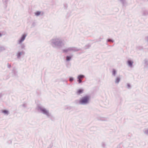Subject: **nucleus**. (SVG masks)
Instances as JSON below:
<instances>
[{
	"mask_svg": "<svg viewBox=\"0 0 148 148\" xmlns=\"http://www.w3.org/2000/svg\"><path fill=\"white\" fill-rule=\"evenodd\" d=\"M90 47V45L88 44L87 45H86L85 47V49H87L89 48Z\"/></svg>",
	"mask_w": 148,
	"mask_h": 148,
	"instance_id": "23",
	"label": "nucleus"
},
{
	"mask_svg": "<svg viewBox=\"0 0 148 148\" xmlns=\"http://www.w3.org/2000/svg\"><path fill=\"white\" fill-rule=\"evenodd\" d=\"M85 76L83 75L80 74L78 75L77 77V81L79 84H80L82 82V80L83 78H84Z\"/></svg>",
	"mask_w": 148,
	"mask_h": 148,
	"instance_id": "5",
	"label": "nucleus"
},
{
	"mask_svg": "<svg viewBox=\"0 0 148 148\" xmlns=\"http://www.w3.org/2000/svg\"><path fill=\"white\" fill-rule=\"evenodd\" d=\"M144 132L145 134L148 135V128L145 130L144 131Z\"/></svg>",
	"mask_w": 148,
	"mask_h": 148,
	"instance_id": "21",
	"label": "nucleus"
},
{
	"mask_svg": "<svg viewBox=\"0 0 148 148\" xmlns=\"http://www.w3.org/2000/svg\"><path fill=\"white\" fill-rule=\"evenodd\" d=\"M74 78L72 77H70L69 78V81L71 82H72L74 80Z\"/></svg>",
	"mask_w": 148,
	"mask_h": 148,
	"instance_id": "20",
	"label": "nucleus"
},
{
	"mask_svg": "<svg viewBox=\"0 0 148 148\" xmlns=\"http://www.w3.org/2000/svg\"><path fill=\"white\" fill-rule=\"evenodd\" d=\"M117 73V71L114 69H112V75L114 76H115Z\"/></svg>",
	"mask_w": 148,
	"mask_h": 148,
	"instance_id": "13",
	"label": "nucleus"
},
{
	"mask_svg": "<svg viewBox=\"0 0 148 148\" xmlns=\"http://www.w3.org/2000/svg\"><path fill=\"white\" fill-rule=\"evenodd\" d=\"M106 119L103 118H102L101 119H100V120L101 121H106Z\"/></svg>",
	"mask_w": 148,
	"mask_h": 148,
	"instance_id": "31",
	"label": "nucleus"
},
{
	"mask_svg": "<svg viewBox=\"0 0 148 148\" xmlns=\"http://www.w3.org/2000/svg\"><path fill=\"white\" fill-rule=\"evenodd\" d=\"M40 12L39 11H37L35 12V15L37 16H39V15H40Z\"/></svg>",
	"mask_w": 148,
	"mask_h": 148,
	"instance_id": "25",
	"label": "nucleus"
},
{
	"mask_svg": "<svg viewBox=\"0 0 148 148\" xmlns=\"http://www.w3.org/2000/svg\"><path fill=\"white\" fill-rule=\"evenodd\" d=\"M72 107H71V106H68L67 107V109H71L72 108Z\"/></svg>",
	"mask_w": 148,
	"mask_h": 148,
	"instance_id": "30",
	"label": "nucleus"
},
{
	"mask_svg": "<svg viewBox=\"0 0 148 148\" xmlns=\"http://www.w3.org/2000/svg\"><path fill=\"white\" fill-rule=\"evenodd\" d=\"M2 112L5 114L8 115L9 114L8 111L5 110H2Z\"/></svg>",
	"mask_w": 148,
	"mask_h": 148,
	"instance_id": "15",
	"label": "nucleus"
},
{
	"mask_svg": "<svg viewBox=\"0 0 148 148\" xmlns=\"http://www.w3.org/2000/svg\"><path fill=\"white\" fill-rule=\"evenodd\" d=\"M127 86L128 88L129 89L131 88V86L129 84H127Z\"/></svg>",
	"mask_w": 148,
	"mask_h": 148,
	"instance_id": "28",
	"label": "nucleus"
},
{
	"mask_svg": "<svg viewBox=\"0 0 148 148\" xmlns=\"http://www.w3.org/2000/svg\"><path fill=\"white\" fill-rule=\"evenodd\" d=\"M27 36V34L26 33H25L22 34L20 38L18 39L17 41V43L18 44H21L25 40L26 36Z\"/></svg>",
	"mask_w": 148,
	"mask_h": 148,
	"instance_id": "4",
	"label": "nucleus"
},
{
	"mask_svg": "<svg viewBox=\"0 0 148 148\" xmlns=\"http://www.w3.org/2000/svg\"><path fill=\"white\" fill-rule=\"evenodd\" d=\"M37 109L40 112L46 115L48 118L50 119L52 118V116L49 112V110L45 107L41 106H38L37 107Z\"/></svg>",
	"mask_w": 148,
	"mask_h": 148,
	"instance_id": "2",
	"label": "nucleus"
},
{
	"mask_svg": "<svg viewBox=\"0 0 148 148\" xmlns=\"http://www.w3.org/2000/svg\"><path fill=\"white\" fill-rule=\"evenodd\" d=\"M2 34L0 33V37L2 36Z\"/></svg>",
	"mask_w": 148,
	"mask_h": 148,
	"instance_id": "33",
	"label": "nucleus"
},
{
	"mask_svg": "<svg viewBox=\"0 0 148 148\" xmlns=\"http://www.w3.org/2000/svg\"><path fill=\"white\" fill-rule=\"evenodd\" d=\"M120 2L121 3L123 6H124L126 4L125 0H119Z\"/></svg>",
	"mask_w": 148,
	"mask_h": 148,
	"instance_id": "16",
	"label": "nucleus"
},
{
	"mask_svg": "<svg viewBox=\"0 0 148 148\" xmlns=\"http://www.w3.org/2000/svg\"><path fill=\"white\" fill-rule=\"evenodd\" d=\"M72 57L71 56H67L66 57V60L67 62L70 61Z\"/></svg>",
	"mask_w": 148,
	"mask_h": 148,
	"instance_id": "14",
	"label": "nucleus"
},
{
	"mask_svg": "<svg viewBox=\"0 0 148 148\" xmlns=\"http://www.w3.org/2000/svg\"><path fill=\"white\" fill-rule=\"evenodd\" d=\"M36 25V22H33L32 25L31 27H34Z\"/></svg>",
	"mask_w": 148,
	"mask_h": 148,
	"instance_id": "24",
	"label": "nucleus"
},
{
	"mask_svg": "<svg viewBox=\"0 0 148 148\" xmlns=\"http://www.w3.org/2000/svg\"><path fill=\"white\" fill-rule=\"evenodd\" d=\"M83 90L82 89H79L78 90L77 92L76 93L77 95H80L83 92Z\"/></svg>",
	"mask_w": 148,
	"mask_h": 148,
	"instance_id": "11",
	"label": "nucleus"
},
{
	"mask_svg": "<svg viewBox=\"0 0 148 148\" xmlns=\"http://www.w3.org/2000/svg\"><path fill=\"white\" fill-rule=\"evenodd\" d=\"M90 102V97L88 95H86L81 98L79 101V104L82 105H86L88 104Z\"/></svg>",
	"mask_w": 148,
	"mask_h": 148,
	"instance_id": "3",
	"label": "nucleus"
},
{
	"mask_svg": "<svg viewBox=\"0 0 148 148\" xmlns=\"http://www.w3.org/2000/svg\"><path fill=\"white\" fill-rule=\"evenodd\" d=\"M2 94L1 93H0V99L2 97Z\"/></svg>",
	"mask_w": 148,
	"mask_h": 148,
	"instance_id": "32",
	"label": "nucleus"
},
{
	"mask_svg": "<svg viewBox=\"0 0 148 148\" xmlns=\"http://www.w3.org/2000/svg\"><path fill=\"white\" fill-rule=\"evenodd\" d=\"M19 45H21V48L22 49H25V45L24 44H22V43L21 44H19Z\"/></svg>",
	"mask_w": 148,
	"mask_h": 148,
	"instance_id": "18",
	"label": "nucleus"
},
{
	"mask_svg": "<svg viewBox=\"0 0 148 148\" xmlns=\"http://www.w3.org/2000/svg\"><path fill=\"white\" fill-rule=\"evenodd\" d=\"M62 51L63 53H66L69 52L71 51V47L62 49Z\"/></svg>",
	"mask_w": 148,
	"mask_h": 148,
	"instance_id": "8",
	"label": "nucleus"
},
{
	"mask_svg": "<svg viewBox=\"0 0 148 148\" xmlns=\"http://www.w3.org/2000/svg\"><path fill=\"white\" fill-rule=\"evenodd\" d=\"M11 67V65L9 63L8 64V67L9 68H10Z\"/></svg>",
	"mask_w": 148,
	"mask_h": 148,
	"instance_id": "29",
	"label": "nucleus"
},
{
	"mask_svg": "<svg viewBox=\"0 0 148 148\" xmlns=\"http://www.w3.org/2000/svg\"><path fill=\"white\" fill-rule=\"evenodd\" d=\"M102 147H105L106 146V144L104 142H103L102 143Z\"/></svg>",
	"mask_w": 148,
	"mask_h": 148,
	"instance_id": "26",
	"label": "nucleus"
},
{
	"mask_svg": "<svg viewBox=\"0 0 148 148\" xmlns=\"http://www.w3.org/2000/svg\"><path fill=\"white\" fill-rule=\"evenodd\" d=\"M107 42H114V40H113L111 39H108L107 40Z\"/></svg>",
	"mask_w": 148,
	"mask_h": 148,
	"instance_id": "19",
	"label": "nucleus"
},
{
	"mask_svg": "<svg viewBox=\"0 0 148 148\" xmlns=\"http://www.w3.org/2000/svg\"><path fill=\"white\" fill-rule=\"evenodd\" d=\"M145 61V64L144 67L145 68H148V60L147 59H145L144 60Z\"/></svg>",
	"mask_w": 148,
	"mask_h": 148,
	"instance_id": "12",
	"label": "nucleus"
},
{
	"mask_svg": "<svg viewBox=\"0 0 148 148\" xmlns=\"http://www.w3.org/2000/svg\"><path fill=\"white\" fill-rule=\"evenodd\" d=\"M9 0H3V2L4 4H6Z\"/></svg>",
	"mask_w": 148,
	"mask_h": 148,
	"instance_id": "22",
	"label": "nucleus"
},
{
	"mask_svg": "<svg viewBox=\"0 0 148 148\" xmlns=\"http://www.w3.org/2000/svg\"><path fill=\"white\" fill-rule=\"evenodd\" d=\"M49 43L53 47L59 49L64 46L66 44V42L64 40L57 37L52 38L49 41Z\"/></svg>",
	"mask_w": 148,
	"mask_h": 148,
	"instance_id": "1",
	"label": "nucleus"
},
{
	"mask_svg": "<svg viewBox=\"0 0 148 148\" xmlns=\"http://www.w3.org/2000/svg\"><path fill=\"white\" fill-rule=\"evenodd\" d=\"M25 54V52L22 51H19L16 53V56H17V58L18 59H20L22 55H24Z\"/></svg>",
	"mask_w": 148,
	"mask_h": 148,
	"instance_id": "6",
	"label": "nucleus"
},
{
	"mask_svg": "<svg viewBox=\"0 0 148 148\" xmlns=\"http://www.w3.org/2000/svg\"><path fill=\"white\" fill-rule=\"evenodd\" d=\"M147 40L148 41V36L147 37Z\"/></svg>",
	"mask_w": 148,
	"mask_h": 148,
	"instance_id": "34",
	"label": "nucleus"
},
{
	"mask_svg": "<svg viewBox=\"0 0 148 148\" xmlns=\"http://www.w3.org/2000/svg\"><path fill=\"white\" fill-rule=\"evenodd\" d=\"M71 51L75 52L77 51L80 50V49L76 47H71Z\"/></svg>",
	"mask_w": 148,
	"mask_h": 148,
	"instance_id": "7",
	"label": "nucleus"
},
{
	"mask_svg": "<svg viewBox=\"0 0 148 148\" xmlns=\"http://www.w3.org/2000/svg\"><path fill=\"white\" fill-rule=\"evenodd\" d=\"M20 106H22L25 108H26L27 106V104L25 103H24L21 105Z\"/></svg>",
	"mask_w": 148,
	"mask_h": 148,
	"instance_id": "27",
	"label": "nucleus"
},
{
	"mask_svg": "<svg viewBox=\"0 0 148 148\" xmlns=\"http://www.w3.org/2000/svg\"><path fill=\"white\" fill-rule=\"evenodd\" d=\"M147 1H148V0H147Z\"/></svg>",
	"mask_w": 148,
	"mask_h": 148,
	"instance_id": "35",
	"label": "nucleus"
},
{
	"mask_svg": "<svg viewBox=\"0 0 148 148\" xmlns=\"http://www.w3.org/2000/svg\"><path fill=\"white\" fill-rule=\"evenodd\" d=\"M120 78L119 77H117L115 79V84H118L120 81Z\"/></svg>",
	"mask_w": 148,
	"mask_h": 148,
	"instance_id": "10",
	"label": "nucleus"
},
{
	"mask_svg": "<svg viewBox=\"0 0 148 148\" xmlns=\"http://www.w3.org/2000/svg\"><path fill=\"white\" fill-rule=\"evenodd\" d=\"M127 64L131 68L132 67L133 64V62L130 60H129L127 61Z\"/></svg>",
	"mask_w": 148,
	"mask_h": 148,
	"instance_id": "9",
	"label": "nucleus"
},
{
	"mask_svg": "<svg viewBox=\"0 0 148 148\" xmlns=\"http://www.w3.org/2000/svg\"><path fill=\"white\" fill-rule=\"evenodd\" d=\"M5 47L3 46H0V52L3 51L5 50Z\"/></svg>",
	"mask_w": 148,
	"mask_h": 148,
	"instance_id": "17",
	"label": "nucleus"
}]
</instances>
